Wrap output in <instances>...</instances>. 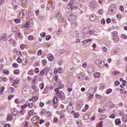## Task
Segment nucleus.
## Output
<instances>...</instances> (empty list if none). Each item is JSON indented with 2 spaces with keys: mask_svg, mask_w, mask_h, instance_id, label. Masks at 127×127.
Segmentation results:
<instances>
[{
  "mask_svg": "<svg viewBox=\"0 0 127 127\" xmlns=\"http://www.w3.org/2000/svg\"><path fill=\"white\" fill-rule=\"evenodd\" d=\"M34 71L35 73H38L39 72V68H38V67H36L35 68Z\"/></svg>",
  "mask_w": 127,
  "mask_h": 127,
  "instance_id": "864d4df0",
  "label": "nucleus"
},
{
  "mask_svg": "<svg viewBox=\"0 0 127 127\" xmlns=\"http://www.w3.org/2000/svg\"><path fill=\"white\" fill-rule=\"evenodd\" d=\"M96 4H97L96 0H92L90 2L89 7L92 9H94V8H96Z\"/></svg>",
  "mask_w": 127,
  "mask_h": 127,
  "instance_id": "20e7f679",
  "label": "nucleus"
},
{
  "mask_svg": "<svg viewBox=\"0 0 127 127\" xmlns=\"http://www.w3.org/2000/svg\"><path fill=\"white\" fill-rule=\"evenodd\" d=\"M24 114H25V111H23V110H21L20 111V114L21 115V116H23V115H24Z\"/></svg>",
  "mask_w": 127,
  "mask_h": 127,
  "instance_id": "3c124183",
  "label": "nucleus"
},
{
  "mask_svg": "<svg viewBox=\"0 0 127 127\" xmlns=\"http://www.w3.org/2000/svg\"><path fill=\"white\" fill-rule=\"evenodd\" d=\"M11 113H12V114H13V115L15 116V115H16V114H17V111L15 109H12Z\"/></svg>",
  "mask_w": 127,
  "mask_h": 127,
  "instance_id": "c85d7f7f",
  "label": "nucleus"
},
{
  "mask_svg": "<svg viewBox=\"0 0 127 127\" xmlns=\"http://www.w3.org/2000/svg\"><path fill=\"white\" fill-rule=\"evenodd\" d=\"M7 120L8 121H11V120H12V116L11 115H8L7 117Z\"/></svg>",
  "mask_w": 127,
  "mask_h": 127,
  "instance_id": "7c9ffc66",
  "label": "nucleus"
},
{
  "mask_svg": "<svg viewBox=\"0 0 127 127\" xmlns=\"http://www.w3.org/2000/svg\"><path fill=\"white\" fill-rule=\"evenodd\" d=\"M12 66L14 68H17V67H18V64H13Z\"/></svg>",
  "mask_w": 127,
  "mask_h": 127,
  "instance_id": "79ce46f5",
  "label": "nucleus"
},
{
  "mask_svg": "<svg viewBox=\"0 0 127 127\" xmlns=\"http://www.w3.org/2000/svg\"><path fill=\"white\" fill-rule=\"evenodd\" d=\"M47 57L48 58V60L50 61H53V60L54 59L52 55V56L48 55Z\"/></svg>",
  "mask_w": 127,
  "mask_h": 127,
  "instance_id": "cd10ccee",
  "label": "nucleus"
},
{
  "mask_svg": "<svg viewBox=\"0 0 127 127\" xmlns=\"http://www.w3.org/2000/svg\"><path fill=\"white\" fill-rule=\"evenodd\" d=\"M17 37L19 38V39H23V36H22V33H21L20 32H19V33L17 34Z\"/></svg>",
  "mask_w": 127,
  "mask_h": 127,
  "instance_id": "6ab92c4d",
  "label": "nucleus"
},
{
  "mask_svg": "<svg viewBox=\"0 0 127 127\" xmlns=\"http://www.w3.org/2000/svg\"><path fill=\"white\" fill-rule=\"evenodd\" d=\"M34 109L30 110V112H29V116H33V113H34Z\"/></svg>",
  "mask_w": 127,
  "mask_h": 127,
  "instance_id": "f704fd0d",
  "label": "nucleus"
},
{
  "mask_svg": "<svg viewBox=\"0 0 127 127\" xmlns=\"http://www.w3.org/2000/svg\"><path fill=\"white\" fill-rule=\"evenodd\" d=\"M58 101V98H57V97H55L53 99V104H57Z\"/></svg>",
  "mask_w": 127,
  "mask_h": 127,
  "instance_id": "5701e85b",
  "label": "nucleus"
},
{
  "mask_svg": "<svg viewBox=\"0 0 127 127\" xmlns=\"http://www.w3.org/2000/svg\"><path fill=\"white\" fill-rule=\"evenodd\" d=\"M14 21H15V22H16V23H19L20 22V19H15Z\"/></svg>",
  "mask_w": 127,
  "mask_h": 127,
  "instance_id": "a18cd8bd",
  "label": "nucleus"
},
{
  "mask_svg": "<svg viewBox=\"0 0 127 127\" xmlns=\"http://www.w3.org/2000/svg\"><path fill=\"white\" fill-rule=\"evenodd\" d=\"M77 25H78V23L77 22H73L71 24V27L74 29L77 27Z\"/></svg>",
  "mask_w": 127,
  "mask_h": 127,
  "instance_id": "9b49d317",
  "label": "nucleus"
},
{
  "mask_svg": "<svg viewBox=\"0 0 127 127\" xmlns=\"http://www.w3.org/2000/svg\"><path fill=\"white\" fill-rule=\"evenodd\" d=\"M113 39L114 42H119L120 41V38H119V36H118V33H117V32H114Z\"/></svg>",
  "mask_w": 127,
  "mask_h": 127,
  "instance_id": "7ed1b4c3",
  "label": "nucleus"
},
{
  "mask_svg": "<svg viewBox=\"0 0 127 127\" xmlns=\"http://www.w3.org/2000/svg\"><path fill=\"white\" fill-rule=\"evenodd\" d=\"M127 116H125L124 117H123V122H124V123H127Z\"/></svg>",
  "mask_w": 127,
  "mask_h": 127,
  "instance_id": "72a5a7b5",
  "label": "nucleus"
},
{
  "mask_svg": "<svg viewBox=\"0 0 127 127\" xmlns=\"http://www.w3.org/2000/svg\"><path fill=\"white\" fill-rule=\"evenodd\" d=\"M114 84L115 86H119V85H120V81H119V80H116L115 81Z\"/></svg>",
  "mask_w": 127,
  "mask_h": 127,
  "instance_id": "c03bdc74",
  "label": "nucleus"
},
{
  "mask_svg": "<svg viewBox=\"0 0 127 127\" xmlns=\"http://www.w3.org/2000/svg\"><path fill=\"white\" fill-rule=\"evenodd\" d=\"M20 48H21V49H24L25 48V45H24V44L20 45Z\"/></svg>",
  "mask_w": 127,
  "mask_h": 127,
  "instance_id": "69168bd1",
  "label": "nucleus"
},
{
  "mask_svg": "<svg viewBox=\"0 0 127 127\" xmlns=\"http://www.w3.org/2000/svg\"><path fill=\"white\" fill-rule=\"evenodd\" d=\"M106 105L109 108H114V104L112 102H108Z\"/></svg>",
  "mask_w": 127,
  "mask_h": 127,
  "instance_id": "ddd939ff",
  "label": "nucleus"
},
{
  "mask_svg": "<svg viewBox=\"0 0 127 127\" xmlns=\"http://www.w3.org/2000/svg\"><path fill=\"white\" fill-rule=\"evenodd\" d=\"M61 16H62V14H61V12H58L56 15L57 18L59 19V18H60L61 17Z\"/></svg>",
  "mask_w": 127,
  "mask_h": 127,
  "instance_id": "b1692460",
  "label": "nucleus"
},
{
  "mask_svg": "<svg viewBox=\"0 0 127 127\" xmlns=\"http://www.w3.org/2000/svg\"><path fill=\"white\" fill-rule=\"evenodd\" d=\"M83 33L84 34H88L89 33V28H84L83 30Z\"/></svg>",
  "mask_w": 127,
  "mask_h": 127,
  "instance_id": "2eb2a0df",
  "label": "nucleus"
},
{
  "mask_svg": "<svg viewBox=\"0 0 127 127\" xmlns=\"http://www.w3.org/2000/svg\"><path fill=\"white\" fill-rule=\"evenodd\" d=\"M42 62L44 66H46V64H47V61H46V60H43Z\"/></svg>",
  "mask_w": 127,
  "mask_h": 127,
  "instance_id": "e433bc0d",
  "label": "nucleus"
},
{
  "mask_svg": "<svg viewBox=\"0 0 127 127\" xmlns=\"http://www.w3.org/2000/svg\"><path fill=\"white\" fill-rule=\"evenodd\" d=\"M3 91H4V86H2L0 89V95L3 94Z\"/></svg>",
  "mask_w": 127,
  "mask_h": 127,
  "instance_id": "a878e982",
  "label": "nucleus"
},
{
  "mask_svg": "<svg viewBox=\"0 0 127 127\" xmlns=\"http://www.w3.org/2000/svg\"><path fill=\"white\" fill-rule=\"evenodd\" d=\"M3 73H4V74H6L7 75H8L9 74V71H8V70H7V69H4L3 70Z\"/></svg>",
  "mask_w": 127,
  "mask_h": 127,
  "instance_id": "4c0bfd02",
  "label": "nucleus"
},
{
  "mask_svg": "<svg viewBox=\"0 0 127 127\" xmlns=\"http://www.w3.org/2000/svg\"><path fill=\"white\" fill-rule=\"evenodd\" d=\"M31 88H32V89L34 90V91H36V90H37V87H36V86H35V84H33L31 86Z\"/></svg>",
  "mask_w": 127,
  "mask_h": 127,
  "instance_id": "473e14b6",
  "label": "nucleus"
},
{
  "mask_svg": "<svg viewBox=\"0 0 127 127\" xmlns=\"http://www.w3.org/2000/svg\"><path fill=\"white\" fill-rule=\"evenodd\" d=\"M79 3H78L77 2L74 1V0H70L66 6V8H67V9H71V10H73L74 8L77 9L79 6Z\"/></svg>",
  "mask_w": 127,
  "mask_h": 127,
  "instance_id": "f257e3e1",
  "label": "nucleus"
},
{
  "mask_svg": "<svg viewBox=\"0 0 127 127\" xmlns=\"http://www.w3.org/2000/svg\"><path fill=\"white\" fill-rule=\"evenodd\" d=\"M103 127V125L99 123H98L97 125H96V127Z\"/></svg>",
  "mask_w": 127,
  "mask_h": 127,
  "instance_id": "0e129e2a",
  "label": "nucleus"
},
{
  "mask_svg": "<svg viewBox=\"0 0 127 127\" xmlns=\"http://www.w3.org/2000/svg\"><path fill=\"white\" fill-rule=\"evenodd\" d=\"M85 74L83 72H81L78 74V78L80 79H82V80L84 79V76Z\"/></svg>",
  "mask_w": 127,
  "mask_h": 127,
  "instance_id": "aec40b11",
  "label": "nucleus"
},
{
  "mask_svg": "<svg viewBox=\"0 0 127 127\" xmlns=\"http://www.w3.org/2000/svg\"><path fill=\"white\" fill-rule=\"evenodd\" d=\"M32 121L34 124H36V123H37V122H38V119L37 117H34L32 118Z\"/></svg>",
  "mask_w": 127,
  "mask_h": 127,
  "instance_id": "dca6fc26",
  "label": "nucleus"
},
{
  "mask_svg": "<svg viewBox=\"0 0 127 127\" xmlns=\"http://www.w3.org/2000/svg\"><path fill=\"white\" fill-rule=\"evenodd\" d=\"M95 78H100L101 77V73L99 72H97L95 74H94Z\"/></svg>",
  "mask_w": 127,
  "mask_h": 127,
  "instance_id": "bb28decb",
  "label": "nucleus"
},
{
  "mask_svg": "<svg viewBox=\"0 0 127 127\" xmlns=\"http://www.w3.org/2000/svg\"><path fill=\"white\" fill-rule=\"evenodd\" d=\"M102 49L103 52H107L108 51V49L106 47H104Z\"/></svg>",
  "mask_w": 127,
  "mask_h": 127,
  "instance_id": "37998d69",
  "label": "nucleus"
},
{
  "mask_svg": "<svg viewBox=\"0 0 127 127\" xmlns=\"http://www.w3.org/2000/svg\"><path fill=\"white\" fill-rule=\"evenodd\" d=\"M95 63L96 65H97L100 68H103L105 65V62L102 61V60L97 59L95 61Z\"/></svg>",
  "mask_w": 127,
  "mask_h": 127,
  "instance_id": "f03ea898",
  "label": "nucleus"
},
{
  "mask_svg": "<svg viewBox=\"0 0 127 127\" xmlns=\"http://www.w3.org/2000/svg\"><path fill=\"white\" fill-rule=\"evenodd\" d=\"M119 9L121 10V11H124V6L123 5L120 6Z\"/></svg>",
  "mask_w": 127,
  "mask_h": 127,
  "instance_id": "6e6d98bb",
  "label": "nucleus"
},
{
  "mask_svg": "<svg viewBox=\"0 0 127 127\" xmlns=\"http://www.w3.org/2000/svg\"><path fill=\"white\" fill-rule=\"evenodd\" d=\"M13 97H14V95H12L9 96L8 97V100H11V99H12V98H13Z\"/></svg>",
  "mask_w": 127,
  "mask_h": 127,
  "instance_id": "e2e57ef3",
  "label": "nucleus"
},
{
  "mask_svg": "<svg viewBox=\"0 0 127 127\" xmlns=\"http://www.w3.org/2000/svg\"><path fill=\"white\" fill-rule=\"evenodd\" d=\"M65 52V50H60L59 51V55H61L62 54H63Z\"/></svg>",
  "mask_w": 127,
  "mask_h": 127,
  "instance_id": "c756f323",
  "label": "nucleus"
},
{
  "mask_svg": "<svg viewBox=\"0 0 127 127\" xmlns=\"http://www.w3.org/2000/svg\"><path fill=\"white\" fill-rule=\"evenodd\" d=\"M28 17L29 18V19H30L31 20H32V18H33V15H28Z\"/></svg>",
  "mask_w": 127,
  "mask_h": 127,
  "instance_id": "338daca9",
  "label": "nucleus"
},
{
  "mask_svg": "<svg viewBox=\"0 0 127 127\" xmlns=\"http://www.w3.org/2000/svg\"><path fill=\"white\" fill-rule=\"evenodd\" d=\"M29 25H30V22L27 21L24 25H22V28H25V27H26V28H28V27H29Z\"/></svg>",
  "mask_w": 127,
  "mask_h": 127,
  "instance_id": "6e6552de",
  "label": "nucleus"
},
{
  "mask_svg": "<svg viewBox=\"0 0 127 127\" xmlns=\"http://www.w3.org/2000/svg\"><path fill=\"white\" fill-rule=\"evenodd\" d=\"M112 92H113V90L111 88H109L106 91V94H110V93H112Z\"/></svg>",
  "mask_w": 127,
  "mask_h": 127,
  "instance_id": "2f4dec72",
  "label": "nucleus"
},
{
  "mask_svg": "<svg viewBox=\"0 0 127 127\" xmlns=\"http://www.w3.org/2000/svg\"><path fill=\"white\" fill-rule=\"evenodd\" d=\"M0 40L1 41L2 40L3 41H6L7 39H6V34H2V35L0 36Z\"/></svg>",
  "mask_w": 127,
  "mask_h": 127,
  "instance_id": "423d86ee",
  "label": "nucleus"
},
{
  "mask_svg": "<svg viewBox=\"0 0 127 127\" xmlns=\"http://www.w3.org/2000/svg\"><path fill=\"white\" fill-rule=\"evenodd\" d=\"M111 18H108L106 19L107 23H110V22H111Z\"/></svg>",
  "mask_w": 127,
  "mask_h": 127,
  "instance_id": "680f3d73",
  "label": "nucleus"
},
{
  "mask_svg": "<svg viewBox=\"0 0 127 127\" xmlns=\"http://www.w3.org/2000/svg\"><path fill=\"white\" fill-rule=\"evenodd\" d=\"M82 67L86 68V67H87V63H83L82 64Z\"/></svg>",
  "mask_w": 127,
  "mask_h": 127,
  "instance_id": "774afa93",
  "label": "nucleus"
},
{
  "mask_svg": "<svg viewBox=\"0 0 127 127\" xmlns=\"http://www.w3.org/2000/svg\"><path fill=\"white\" fill-rule=\"evenodd\" d=\"M55 90H56V91L57 92L56 93V95L58 96L60 99H61V98H62V94L61 93H59V88H56Z\"/></svg>",
  "mask_w": 127,
  "mask_h": 127,
  "instance_id": "0eeeda50",
  "label": "nucleus"
},
{
  "mask_svg": "<svg viewBox=\"0 0 127 127\" xmlns=\"http://www.w3.org/2000/svg\"><path fill=\"white\" fill-rule=\"evenodd\" d=\"M39 88L41 89V90H43V88H44V83L42 82V83L39 85Z\"/></svg>",
  "mask_w": 127,
  "mask_h": 127,
  "instance_id": "393cba45",
  "label": "nucleus"
},
{
  "mask_svg": "<svg viewBox=\"0 0 127 127\" xmlns=\"http://www.w3.org/2000/svg\"><path fill=\"white\" fill-rule=\"evenodd\" d=\"M110 118L111 119H115V118H116V115L115 114H112L110 115Z\"/></svg>",
  "mask_w": 127,
  "mask_h": 127,
  "instance_id": "5fc2aeb1",
  "label": "nucleus"
},
{
  "mask_svg": "<svg viewBox=\"0 0 127 127\" xmlns=\"http://www.w3.org/2000/svg\"><path fill=\"white\" fill-rule=\"evenodd\" d=\"M121 37L123 39H127V36L125 34H122Z\"/></svg>",
  "mask_w": 127,
  "mask_h": 127,
  "instance_id": "58836bf2",
  "label": "nucleus"
},
{
  "mask_svg": "<svg viewBox=\"0 0 127 127\" xmlns=\"http://www.w3.org/2000/svg\"><path fill=\"white\" fill-rule=\"evenodd\" d=\"M26 106H27V107H28V108H29L30 109H32V108H33V107L34 106L33 103L31 102H30V103H28V104Z\"/></svg>",
  "mask_w": 127,
  "mask_h": 127,
  "instance_id": "f8f14e48",
  "label": "nucleus"
},
{
  "mask_svg": "<svg viewBox=\"0 0 127 127\" xmlns=\"http://www.w3.org/2000/svg\"><path fill=\"white\" fill-rule=\"evenodd\" d=\"M86 40L87 43H90L92 42V41H93V39H86Z\"/></svg>",
  "mask_w": 127,
  "mask_h": 127,
  "instance_id": "49530a36",
  "label": "nucleus"
},
{
  "mask_svg": "<svg viewBox=\"0 0 127 127\" xmlns=\"http://www.w3.org/2000/svg\"><path fill=\"white\" fill-rule=\"evenodd\" d=\"M15 84H17V85H18V84H19V80L18 79H16L14 80V82L12 84V86H14V87H15Z\"/></svg>",
  "mask_w": 127,
  "mask_h": 127,
  "instance_id": "412c9836",
  "label": "nucleus"
},
{
  "mask_svg": "<svg viewBox=\"0 0 127 127\" xmlns=\"http://www.w3.org/2000/svg\"><path fill=\"white\" fill-rule=\"evenodd\" d=\"M38 100V98L36 96H35L32 98V99H30L28 100V102H33V103H35L36 101Z\"/></svg>",
  "mask_w": 127,
  "mask_h": 127,
  "instance_id": "1a4fd4ad",
  "label": "nucleus"
},
{
  "mask_svg": "<svg viewBox=\"0 0 127 127\" xmlns=\"http://www.w3.org/2000/svg\"><path fill=\"white\" fill-rule=\"evenodd\" d=\"M11 4H12L13 6L16 5V0H12Z\"/></svg>",
  "mask_w": 127,
  "mask_h": 127,
  "instance_id": "ea45409f",
  "label": "nucleus"
},
{
  "mask_svg": "<svg viewBox=\"0 0 127 127\" xmlns=\"http://www.w3.org/2000/svg\"><path fill=\"white\" fill-rule=\"evenodd\" d=\"M42 54V51L41 50H39L38 53H37V55H38L39 56H40V55H41Z\"/></svg>",
  "mask_w": 127,
  "mask_h": 127,
  "instance_id": "09e8293b",
  "label": "nucleus"
},
{
  "mask_svg": "<svg viewBox=\"0 0 127 127\" xmlns=\"http://www.w3.org/2000/svg\"><path fill=\"white\" fill-rule=\"evenodd\" d=\"M101 22L102 24H105L106 23V20H105V19H102Z\"/></svg>",
  "mask_w": 127,
  "mask_h": 127,
  "instance_id": "4d7b16f0",
  "label": "nucleus"
},
{
  "mask_svg": "<svg viewBox=\"0 0 127 127\" xmlns=\"http://www.w3.org/2000/svg\"><path fill=\"white\" fill-rule=\"evenodd\" d=\"M109 12L110 14L113 15V14H115V13H116V11L115 10H114L113 9L110 8L109 9Z\"/></svg>",
  "mask_w": 127,
  "mask_h": 127,
  "instance_id": "f3484780",
  "label": "nucleus"
},
{
  "mask_svg": "<svg viewBox=\"0 0 127 127\" xmlns=\"http://www.w3.org/2000/svg\"><path fill=\"white\" fill-rule=\"evenodd\" d=\"M72 85H73V81L68 80L67 81V87L71 88V87H72Z\"/></svg>",
  "mask_w": 127,
  "mask_h": 127,
  "instance_id": "a211bd4d",
  "label": "nucleus"
},
{
  "mask_svg": "<svg viewBox=\"0 0 127 127\" xmlns=\"http://www.w3.org/2000/svg\"><path fill=\"white\" fill-rule=\"evenodd\" d=\"M122 85L124 87L127 86V81L126 80H123V83L122 84Z\"/></svg>",
  "mask_w": 127,
  "mask_h": 127,
  "instance_id": "052dcab7",
  "label": "nucleus"
},
{
  "mask_svg": "<svg viewBox=\"0 0 127 127\" xmlns=\"http://www.w3.org/2000/svg\"><path fill=\"white\" fill-rule=\"evenodd\" d=\"M20 71H19V70L18 69H15V70H14V74H15V75H18V73H20Z\"/></svg>",
  "mask_w": 127,
  "mask_h": 127,
  "instance_id": "c9c22d12",
  "label": "nucleus"
},
{
  "mask_svg": "<svg viewBox=\"0 0 127 127\" xmlns=\"http://www.w3.org/2000/svg\"><path fill=\"white\" fill-rule=\"evenodd\" d=\"M69 18H70L72 20H74V19H76V15L71 14H70V15H69Z\"/></svg>",
  "mask_w": 127,
  "mask_h": 127,
  "instance_id": "4be33fe9",
  "label": "nucleus"
},
{
  "mask_svg": "<svg viewBox=\"0 0 127 127\" xmlns=\"http://www.w3.org/2000/svg\"><path fill=\"white\" fill-rule=\"evenodd\" d=\"M96 19H97V16L95 14H92L90 17V20L91 21H95Z\"/></svg>",
  "mask_w": 127,
  "mask_h": 127,
  "instance_id": "9d476101",
  "label": "nucleus"
},
{
  "mask_svg": "<svg viewBox=\"0 0 127 127\" xmlns=\"http://www.w3.org/2000/svg\"><path fill=\"white\" fill-rule=\"evenodd\" d=\"M40 35L41 37H42L43 38H44V37H45L46 33L45 32H43L42 34H41Z\"/></svg>",
  "mask_w": 127,
  "mask_h": 127,
  "instance_id": "13d9d810",
  "label": "nucleus"
},
{
  "mask_svg": "<svg viewBox=\"0 0 127 127\" xmlns=\"http://www.w3.org/2000/svg\"><path fill=\"white\" fill-rule=\"evenodd\" d=\"M22 60H21V59H20V58H18L17 59V62L18 63H21L22 62Z\"/></svg>",
  "mask_w": 127,
  "mask_h": 127,
  "instance_id": "bf43d9fd",
  "label": "nucleus"
},
{
  "mask_svg": "<svg viewBox=\"0 0 127 127\" xmlns=\"http://www.w3.org/2000/svg\"><path fill=\"white\" fill-rule=\"evenodd\" d=\"M50 38H51V36L47 35L46 37V40H49V39H50Z\"/></svg>",
  "mask_w": 127,
  "mask_h": 127,
  "instance_id": "8fccbe9b",
  "label": "nucleus"
},
{
  "mask_svg": "<svg viewBox=\"0 0 127 127\" xmlns=\"http://www.w3.org/2000/svg\"><path fill=\"white\" fill-rule=\"evenodd\" d=\"M27 13V11L26 10H21V12L19 13L18 17L20 18H22L23 15H25Z\"/></svg>",
  "mask_w": 127,
  "mask_h": 127,
  "instance_id": "39448f33",
  "label": "nucleus"
},
{
  "mask_svg": "<svg viewBox=\"0 0 127 127\" xmlns=\"http://www.w3.org/2000/svg\"><path fill=\"white\" fill-rule=\"evenodd\" d=\"M121 123H122V122L121 121V119H116L115 124L116 126H120V125H121Z\"/></svg>",
  "mask_w": 127,
  "mask_h": 127,
  "instance_id": "4468645a",
  "label": "nucleus"
},
{
  "mask_svg": "<svg viewBox=\"0 0 127 127\" xmlns=\"http://www.w3.org/2000/svg\"><path fill=\"white\" fill-rule=\"evenodd\" d=\"M84 119L85 120H89V115L86 114L84 115Z\"/></svg>",
  "mask_w": 127,
  "mask_h": 127,
  "instance_id": "a19ab883",
  "label": "nucleus"
},
{
  "mask_svg": "<svg viewBox=\"0 0 127 127\" xmlns=\"http://www.w3.org/2000/svg\"><path fill=\"white\" fill-rule=\"evenodd\" d=\"M44 69H43V70H42L41 71H40V75H41V76H43V75H44Z\"/></svg>",
  "mask_w": 127,
  "mask_h": 127,
  "instance_id": "de8ad7c7",
  "label": "nucleus"
},
{
  "mask_svg": "<svg viewBox=\"0 0 127 127\" xmlns=\"http://www.w3.org/2000/svg\"><path fill=\"white\" fill-rule=\"evenodd\" d=\"M29 40H33V36L30 35L28 37Z\"/></svg>",
  "mask_w": 127,
  "mask_h": 127,
  "instance_id": "603ef678",
  "label": "nucleus"
}]
</instances>
